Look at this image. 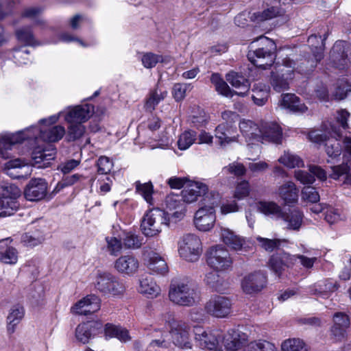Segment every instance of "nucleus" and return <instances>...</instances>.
<instances>
[{"label": "nucleus", "mask_w": 351, "mask_h": 351, "mask_svg": "<svg viewBox=\"0 0 351 351\" xmlns=\"http://www.w3.org/2000/svg\"><path fill=\"white\" fill-rule=\"evenodd\" d=\"M63 112L51 115L47 118L42 119L36 126H31L26 128V132L30 134L29 141H34L35 143L40 141L57 142L62 138L65 134V128L62 125H53L56 123Z\"/></svg>", "instance_id": "nucleus-1"}, {"label": "nucleus", "mask_w": 351, "mask_h": 351, "mask_svg": "<svg viewBox=\"0 0 351 351\" xmlns=\"http://www.w3.org/2000/svg\"><path fill=\"white\" fill-rule=\"evenodd\" d=\"M199 291L189 280L172 282L169 287V298L175 304L192 306L199 302Z\"/></svg>", "instance_id": "nucleus-2"}, {"label": "nucleus", "mask_w": 351, "mask_h": 351, "mask_svg": "<svg viewBox=\"0 0 351 351\" xmlns=\"http://www.w3.org/2000/svg\"><path fill=\"white\" fill-rule=\"evenodd\" d=\"M220 195L215 191H210L204 200L208 205L200 207L194 215L193 223L201 232H208L213 229L216 221L215 207L219 204Z\"/></svg>", "instance_id": "nucleus-3"}, {"label": "nucleus", "mask_w": 351, "mask_h": 351, "mask_svg": "<svg viewBox=\"0 0 351 351\" xmlns=\"http://www.w3.org/2000/svg\"><path fill=\"white\" fill-rule=\"evenodd\" d=\"M256 41H259L262 47L249 50L247 58L256 66L266 69L274 63L276 44L271 39L262 36L254 40L252 45Z\"/></svg>", "instance_id": "nucleus-4"}, {"label": "nucleus", "mask_w": 351, "mask_h": 351, "mask_svg": "<svg viewBox=\"0 0 351 351\" xmlns=\"http://www.w3.org/2000/svg\"><path fill=\"white\" fill-rule=\"evenodd\" d=\"M326 134H323L320 130H313L308 134V138L311 141L316 143L325 142V150L329 159L328 162L339 158L342 154V146L337 139L339 136V131L336 127L330 125V128H326Z\"/></svg>", "instance_id": "nucleus-5"}, {"label": "nucleus", "mask_w": 351, "mask_h": 351, "mask_svg": "<svg viewBox=\"0 0 351 351\" xmlns=\"http://www.w3.org/2000/svg\"><path fill=\"white\" fill-rule=\"evenodd\" d=\"M95 289L101 295L120 298L125 293V287L119 278L109 271H99L93 282Z\"/></svg>", "instance_id": "nucleus-6"}, {"label": "nucleus", "mask_w": 351, "mask_h": 351, "mask_svg": "<svg viewBox=\"0 0 351 351\" xmlns=\"http://www.w3.org/2000/svg\"><path fill=\"white\" fill-rule=\"evenodd\" d=\"M295 64L290 59H285L283 65L276 72H272L271 76V84L276 92H282L288 90L289 81L293 78V71L299 73H307L309 69H303L301 66H295Z\"/></svg>", "instance_id": "nucleus-7"}, {"label": "nucleus", "mask_w": 351, "mask_h": 351, "mask_svg": "<svg viewBox=\"0 0 351 351\" xmlns=\"http://www.w3.org/2000/svg\"><path fill=\"white\" fill-rule=\"evenodd\" d=\"M164 212L159 208H153L146 212L142 218L141 228L146 237H153L158 235L165 226H168Z\"/></svg>", "instance_id": "nucleus-8"}, {"label": "nucleus", "mask_w": 351, "mask_h": 351, "mask_svg": "<svg viewBox=\"0 0 351 351\" xmlns=\"http://www.w3.org/2000/svg\"><path fill=\"white\" fill-rule=\"evenodd\" d=\"M202 250L201 239L195 234L184 235L178 243V254L182 259L187 262L198 261Z\"/></svg>", "instance_id": "nucleus-9"}, {"label": "nucleus", "mask_w": 351, "mask_h": 351, "mask_svg": "<svg viewBox=\"0 0 351 351\" xmlns=\"http://www.w3.org/2000/svg\"><path fill=\"white\" fill-rule=\"evenodd\" d=\"M206 263L215 271L223 272L232 269L233 261L229 251L217 245L206 252Z\"/></svg>", "instance_id": "nucleus-10"}, {"label": "nucleus", "mask_w": 351, "mask_h": 351, "mask_svg": "<svg viewBox=\"0 0 351 351\" xmlns=\"http://www.w3.org/2000/svg\"><path fill=\"white\" fill-rule=\"evenodd\" d=\"M221 117L225 122L216 128L215 134L219 144L221 146H226L232 142L238 141L239 136L236 134L235 128L232 127V123L238 119L239 115L232 111H224L221 114Z\"/></svg>", "instance_id": "nucleus-11"}, {"label": "nucleus", "mask_w": 351, "mask_h": 351, "mask_svg": "<svg viewBox=\"0 0 351 351\" xmlns=\"http://www.w3.org/2000/svg\"><path fill=\"white\" fill-rule=\"evenodd\" d=\"M232 300L226 296L215 295L205 304V311L210 315L217 318H226L232 313Z\"/></svg>", "instance_id": "nucleus-12"}, {"label": "nucleus", "mask_w": 351, "mask_h": 351, "mask_svg": "<svg viewBox=\"0 0 351 351\" xmlns=\"http://www.w3.org/2000/svg\"><path fill=\"white\" fill-rule=\"evenodd\" d=\"M193 332L197 345L210 350L217 348L221 337L219 330H206L199 326H194Z\"/></svg>", "instance_id": "nucleus-13"}, {"label": "nucleus", "mask_w": 351, "mask_h": 351, "mask_svg": "<svg viewBox=\"0 0 351 351\" xmlns=\"http://www.w3.org/2000/svg\"><path fill=\"white\" fill-rule=\"evenodd\" d=\"M170 334L173 343L180 348H191L189 337V326L181 321L171 323Z\"/></svg>", "instance_id": "nucleus-14"}, {"label": "nucleus", "mask_w": 351, "mask_h": 351, "mask_svg": "<svg viewBox=\"0 0 351 351\" xmlns=\"http://www.w3.org/2000/svg\"><path fill=\"white\" fill-rule=\"evenodd\" d=\"M66 123H84L92 116L94 107L90 104H83L75 107H68L62 110Z\"/></svg>", "instance_id": "nucleus-15"}, {"label": "nucleus", "mask_w": 351, "mask_h": 351, "mask_svg": "<svg viewBox=\"0 0 351 351\" xmlns=\"http://www.w3.org/2000/svg\"><path fill=\"white\" fill-rule=\"evenodd\" d=\"M267 284V276L261 271L250 273L243 277L241 286L246 294H254L261 291Z\"/></svg>", "instance_id": "nucleus-16"}, {"label": "nucleus", "mask_w": 351, "mask_h": 351, "mask_svg": "<svg viewBox=\"0 0 351 351\" xmlns=\"http://www.w3.org/2000/svg\"><path fill=\"white\" fill-rule=\"evenodd\" d=\"M140 262L132 254H125L119 256L114 263V269L123 276H134L138 271Z\"/></svg>", "instance_id": "nucleus-17"}, {"label": "nucleus", "mask_w": 351, "mask_h": 351, "mask_svg": "<svg viewBox=\"0 0 351 351\" xmlns=\"http://www.w3.org/2000/svg\"><path fill=\"white\" fill-rule=\"evenodd\" d=\"M29 138L30 134L26 132V129L4 135L0 139V154L5 158H8V152L12 150L14 145L23 143L25 140L29 141Z\"/></svg>", "instance_id": "nucleus-18"}, {"label": "nucleus", "mask_w": 351, "mask_h": 351, "mask_svg": "<svg viewBox=\"0 0 351 351\" xmlns=\"http://www.w3.org/2000/svg\"><path fill=\"white\" fill-rule=\"evenodd\" d=\"M101 308V299L96 295L91 294L82 298L71 307V311L74 314L89 315L98 311Z\"/></svg>", "instance_id": "nucleus-19"}, {"label": "nucleus", "mask_w": 351, "mask_h": 351, "mask_svg": "<svg viewBox=\"0 0 351 351\" xmlns=\"http://www.w3.org/2000/svg\"><path fill=\"white\" fill-rule=\"evenodd\" d=\"M282 140V130L274 121H261V143L270 142L280 144Z\"/></svg>", "instance_id": "nucleus-20"}, {"label": "nucleus", "mask_w": 351, "mask_h": 351, "mask_svg": "<svg viewBox=\"0 0 351 351\" xmlns=\"http://www.w3.org/2000/svg\"><path fill=\"white\" fill-rule=\"evenodd\" d=\"M101 330V324L95 322H87L80 324L75 328L76 340L82 344L89 343Z\"/></svg>", "instance_id": "nucleus-21"}, {"label": "nucleus", "mask_w": 351, "mask_h": 351, "mask_svg": "<svg viewBox=\"0 0 351 351\" xmlns=\"http://www.w3.org/2000/svg\"><path fill=\"white\" fill-rule=\"evenodd\" d=\"M47 183L44 179L33 178L26 186L25 197L29 201L41 200L47 195Z\"/></svg>", "instance_id": "nucleus-22"}, {"label": "nucleus", "mask_w": 351, "mask_h": 351, "mask_svg": "<svg viewBox=\"0 0 351 351\" xmlns=\"http://www.w3.org/2000/svg\"><path fill=\"white\" fill-rule=\"evenodd\" d=\"M210 192L206 184L201 182H189L182 191V197L186 203H193L197 200L200 196L204 197Z\"/></svg>", "instance_id": "nucleus-23"}, {"label": "nucleus", "mask_w": 351, "mask_h": 351, "mask_svg": "<svg viewBox=\"0 0 351 351\" xmlns=\"http://www.w3.org/2000/svg\"><path fill=\"white\" fill-rule=\"evenodd\" d=\"M56 149L52 145L47 147H34L32 152L33 165L38 168H46L56 157Z\"/></svg>", "instance_id": "nucleus-24"}, {"label": "nucleus", "mask_w": 351, "mask_h": 351, "mask_svg": "<svg viewBox=\"0 0 351 351\" xmlns=\"http://www.w3.org/2000/svg\"><path fill=\"white\" fill-rule=\"evenodd\" d=\"M296 262V256L282 252L273 254L269 258L268 265L275 274L280 276L286 267L293 266Z\"/></svg>", "instance_id": "nucleus-25"}, {"label": "nucleus", "mask_w": 351, "mask_h": 351, "mask_svg": "<svg viewBox=\"0 0 351 351\" xmlns=\"http://www.w3.org/2000/svg\"><path fill=\"white\" fill-rule=\"evenodd\" d=\"M12 196L3 195L0 197V217H5L13 215L19 208L17 198L21 196V191L16 186H10Z\"/></svg>", "instance_id": "nucleus-26"}, {"label": "nucleus", "mask_w": 351, "mask_h": 351, "mask_svg": "<svg viewBox=\"0 0 351 351\" xmlns=\"http://www.w3.org/2000/svg\"><path fill=\"white\" fill-rule=\"evenodd\" d=\"M239 128L247 143L249 144L261 143V121L256 123L252 120L243 119L239 121Z\"/></svg>", "instance_id": "nucleus-27"}, {"label": "nucleus", "mask_w": 351, "mask_h": 351, "mask_svg": "<svg viewBox=\"0 0 351 351\" xmlns=\"http://www.w3.org/2000/svg\"><path fill=\"white\" fill-rule=\"evenodd\" d=\"M219 235L221 241L230 249L237 252L245 250L246 239L237 234L230 229L220 227Z\"/></svg>", "instance_id": "nucleus-28"}, {"label": "nucleus", "mask_w": 351, "mask_h": 351, "mask_svg": "<svg viewBox=\"0 0 351 351\" xmlns=\"http://www.w3.org/2000/svg\"><path fill=\"white\" fill-rule=\"evenodd\" d=\"M3 171L10 177L17 179L27 178L31 174L29 167L19 158L8 161Z\"/></svg>", "instance_id": "nucleus-29"}, {"label": "nucleus", "mask_w": 351, "mask_h": 351, "mask_svg": "<svg viewBox=\"0 0 351 351\" xmlns=\"http://www.w3.org/2000/svg\"><path fill=\"white\" fill-rule=\"evenodd\" d=\"M308 170L309 172L302 170L295 171V178L302 184H311L315 182V176L322 181L327 178L326 171L320 167L310 166Z\"/></svg>", "instance_id": "nucleus-30"}, {"label": "nucleus", "mask_w": 351, "mask_h": 351, "mask_svg": "<svg viewBox=\"0 0 351 351\" xmlns=\"http://www.w3.org/2000/svg\"><path fill=\"white\" fill-rule=\"evenodd\" d=\"M276 194L287 206L296 204L298 201V189L291 181L285 182L280 185L278 188Z\"/></svg>", "instance_id": "nucleus-31"}, {"label": "nucleus", "mask_w": 351, "mask_h": 351, "mask_svg": "<svg viewBox=\"0 0 351 351\" xmlns=\"http://www.w3.org/2000/svg\"><path fill=\"white\" fill-rule=\"evenodd\" d=\"M145 265L153 274H165L168 271L165 259L155 252H150L147 254L145 258Z\"/></svg>", "instance_id": "nucleus-32"}, {"label": "nucleus", "mask_w": 351, "mask_h": 351, "mask_svg": "<svg viewBox=\"0 0 351 351\" xmlns=\"http://www.w3.org/2000/svg\"><path fill=\"white\" fill-rule=\"evenodd\" d=\"M25 315V309L20 304L13 305L9 310L6 318L7 331L9 334L14 332L17 325L21 322Z\"/></svg>", "instance_id": "nucleus-33"}, {"label": "nucleus", "mask_w": 351, "mask_h": 351, "mask_svg": "<svg viewBox=\"0 0 351 351\" xmlns=\"http://www.w3.org/2000/svg\"><path fill=\"white\" fill-rule=\"evenodd\" d=\"M257 210L274 219L283 217V210L280 205L273 201H260L256 203Z\"/></svg>", "instance_id": "nucleus-34"}, {"label": "nucleus", "mask_w": 351, "mask_h": 351, "mask_svg": "<svg viewBox=\"0 0 351 351\" xmlns=\"http://www.w3.org/2000/svg\"><path fill=\"white\" fill-rule=\"evenodd\" d=\"M226 79L233 87L241 89L240 91L234 92L236 95L243 97L250 90L249 81L238 73L230 71L226 74Z\"/></svg>", "instance_id": "nucleus-35"}, {"label": "nucleus", "mask_w": 351, "mask_h": 351, "mask_svg": "<svg viewBox=\"0 0 351 351\" xmlns=\"http://www.w3.org/2000/svg\"><path fill=\"white\" fill-rule=\"evenodd\" d=\"M303 218V213L298 208H294L289 210V213L283 211V217L280 219L286 223L287 229L298 231L302 225Z\"/></svg>", "instance_id": "nucleus-36"}, {"label": "nucleus", "mask_w": 351, "mask_h": 351, "mask_svg": "<svg viewBox=\"0 0 351 351\" xmlns=\"http://www.w3.org/2000/svg\"><path fill=\"white\" fill-rule=\"evenodd\" d=\"M330 58L335 67L343 69L349 63L348 55L343 49V43L336 42L330 51Z\"/></svg>", "instance_id": "nucleus-37"}, {"label": "nucleus", "mask_w": 351, "mask_h": 351, "mask_svg": "<svg viewBox=\"0 0 351 351\" xmlns=\"http://www.w3.org/2000/svg\"><path fill=\"white\" fill-rule=\"evenodd\" d=\"M138 291L140 293L147 298H156L160 293V287L156 283L152 278L149 276L142 277L139 280Z\"/></svg>", "instance_id": "nucleus-38"}, {"label": "nucleus", "mask_w": 351, "mask_h": 351, "mask_svg": "<svg viewBox=\"0 0 351 351\" xmlns=\"http://www.w3.org/2000/svg\"><path fill=\"white\" fill-rule=\"evenodd\" d=\"M246 340V336L239 330H232L225 336L223 346L227 350H237Z\"/></svg>", "instance_id": "nucleus-39"}, {"label": "nucleus", "mask_w": 351, "mask_h": 351, "mask_svg": "<svg viewBox=\"0 0 351 351\" xmlns=\"http://www.w3.org/2000/svg\"><path fill=\"white\" fill-rule=\"evenodd\" d=\"M9 238L0 241V261L5 263L14 265L18 261V252L12 246L8 245Z\"/></svg>", "instance_id": "nucleus-40"}, {"label": "nucleus", "mask_w": 351, "mask_h": 351, "mask_svg": "<svg viewBox=\"0 0 351 351\" xmlns=\"http://www.w3.org/2000/svg\"><path fill=\"white\" fill-rule=\"evenodd\" d=\"M308 44L315 48V51L313 50V56L315 60H311V62L308 61V63L310 65V68H306L309 69V71L315 68L319 61H320L323 58V47H324V40L322 39L321 36H317L316 35H311L308 38Z\"/></svg>", "instance_id": "nucleus-41"}, {"label": "nucleus", "mask_w": 351, "mask_h": 351, "mask_svg": "<svg viewBox=\"0 0 351 351\" xmlns=\"http://www.w3.org/2000/svg\"><path fill=\"white\" fill-rule=\"evenodd\" d=\"M167 96V91L158 85L150 90L145 103V108L147 111L152 112L157 105Z\"/></svg>", "instance_id": "nucleus-42"}, {"label": "nucleus", "mask_w": 351, "mask_h": 351, "mask_svg": "<svg viewBox=\"0 0 351 351\" xmlns=\"http://www.w3.org/2000/svg\"><path fill=\"white\" fill-rule=\"evenodd\" d=\"M280 104L285 108L295 112H304L307 110V107L294 94L282 95Z\"/></svg>", "instance_id": "nucleus-43"}, {"label": "nucleus", "mask_w": 351, "mask_h": 351, "mask_svg": "<svg viewBox=\"0 0 351 351\" xmlns=\"http://www.w3.org/2000/svg\"><path fill=\"white\" fill-rule=\"evenodd\" d=\"M284 13V10L280 6H270L262 12L254 13L252 19L257 22H261L281 16Z\"/></svg>", "instance_id": "nucleus-44"}, {"label": "nucleus", "mask_w": 351, "mask_h": 351, "mask_svg": "<svg viewBox=\"0 0 351 351\" xmlns=\"http://www.w3.org/2000/svg\"><path fill=\"white\" fill-rule=\"evenodd\" d=\"M269 90L265 84L258 83L254 86L252 98L256 105L262 106L265 104L269 97Z\"/></svg>", "instance_id": "nucleus-45"}, {"label": "nucleus", "mask_w": 351, "mask_h": 351, "mask_svg": "<svg viewBox=\"0 0 351 351\" xmlns=\"http://www.w3.org/2000/svg\"><path fill=\"white\" fill-rule=\"evenodd\" d=\"M136 192L141 195L143 198L150 205L154 204L152 197L154 193V186L151 182L141 183L136 181L134 183Z\"/></svg>", "instance_id": "nucleus-46"}, {"label": "nucleus", "mask_w": 351, "mask_h": 351, "mask_svg": "<svg viewBox=\"0 0 351 351\" xmlns=\"http://www.w3.org/2000/svg\"><path fill=\"white\" fill-rule=\"evenodd\" d=\"M278 161L285 167L290 169L304 166V162L302 159L289 151H285L283 154L278 158Z\"/></svg>", "instance_id": "nucleus-47"}, {"label": "nucleus", "mask_w": 351, "mask_h": 351, "mask_svg": "<svg viewBox=\"0 0 351 351\" xmlns=\"http://www.w3.org/2000/svg\"><path fill=\"white\" fill-rule=\"evenodd\" d=\"M210 81L219 94L227 97L233 96V91L218 73H213L211 75Z\"/></svg>", "instance_id": "nucleus-48"}, {"label": "nucleus", "mask_w": 351, "mask_h": 351, "mask_svg": "<svg viewBox=\"0 0 351 351\" xmlns=\"http://www.w3.org/2000/svg\"><path fill=\"white\" fill-rule=\"evenodd\" d=\"M244 351H278L276 345L263 339L253 341L245 346Z\"/></svg>", "instance_id": "nucleus-49"}, {"label": "nucleus", "mask_w": 351, "mask_h": 351, "mask_svg": "<svg viewBox=\"0 0 351 351\" xmlns=\"http://www.w3.org/2000/svg\"><path fill=\"white\" fill-rule=\"evenodd\" d=\"M197 140V132L189 130L183 132L178 137V147L180 150L188 149Z\"/></svg>", "instance_id": "nucleus-50"}, {"label": "nucleus", "mask_w": 351, "mask_h": 351, "mask_svg": "<svg viewBox=\"0 0 351 351\" xmlns=\"http://www.w3.org/2000/svg\"><path fill=\"white\" fill-rule=\"evenodd\" d=\"M282 351H308L306 343L301 339L292 338L282 341L281 344Z\"/></svg>", "instance_id": "nucleus-51"}, {"label": "nucleus", "mask_w": 351, "mask_h": 351, "mask_svg": "<svg viewBox=\"0 0 351 351\" xmlns=\"http://www.w3.org/2000/svg\"><path fill=\"white\" fill-rule=\"evenodd\" d=\"M140 59L142 64L146 69L154 68L158 62H162L164 61L162 56L152 52L141 53Z\"/></svg>", "instance_id": "nucleus-52"}, {"label": "nucleus", "mask_w": 351, "mask_h": 351, "mask_svg": "<svg viewBox=\"0 0 351 351\" xmlns=\"http://www.w3.org/2000/svg\"><path fill=\"white\" fill-rule=\"evenodd\" d=\"M121 240L123 247L125 249H138L142 244L139 237L130 232H123Z\"/></svg>", "instance_id": "nucleus-53"}, {"label": "nucleus", "mask_w": 351, "mask_h": 351, "mask_svg": "<svg viewBox=\"0 0 351 351\" xmlns=\"http://www.w3.org/2000/svg\"><path fill=\"white\" fill-rule=\"evenodd\" d=\"M16 34L18 40L27 45L37 46L40 45L35 40L32 32L29 28H21L16 31Z\"/></svg>", "instance_id": "nucleus-54"}, {"label": "nucleus", "mask_w": 351, "mask_h": 351, "mask_svg": "<svg viewBox=\"0 0 351 351\" xmlns=\"http://www.w3.org/2000/svg\"><path fill=\"white\" fill-rule=\"evenodd\" d=\"M40 10L36 8H29L25 10L23 12V16L29 18L32 20L34 25L40 27V29H44L47 27V24L40 17Z\"/></svg>", "instance_id": "nucleus-55"}, {"label": "nucleus", "mask_w": 351, "mask_h": 351, "mask_svg": "<svg viewBox=\"0 0 351 351\" xmlns=\"http://www.w3.org/2000/svg\"><path fill=\"white\" fill-rule=\"evenodd\" d=\"M106 250L112 256H117L123 248V244L121 239L116 237H106Z\"/></svg>", "instance_id": "nucleus-56"}, {"label": "nucleus", "mask_w": 351, "mask_h": 351, "mask_svg": "<svg viewBox=\"0 0 351 351\" xmlns=\"http://www.w3.org/2000/svg\"><path fill=\"white\" fill-rule=\"evenodd\" d=\"M350 168L351 165L350 162L344 161L343 159V162L341 165L331 167L332 173L330 177L334 180H338L341 176L344 175L346 177L350 171Z\"/></svg>", "instance_id": "nucleus-57"}, {"label": "nucleus", "mask_w": 351, "mask_h": 351, "mask_svg": "<svg viewBox=\"0 0 351 351\" xmlns=\"http://www.w3.org/2000/svg\"><path fill=\"white\" fill-rule=\"evenodd\" d=\"M245 172L246 169L245 166L242 163L237 162H233L228 166L224 167L221 171L223 175L231 174L235 176H242Z\"/></svg>", "instance_id": "nucleus-58"}, {"label": "nucleus", "mask_w": 351, "mask_h": 351, "mask_svg": "<svg viewBox=\"0 0 351 351\" xmlns=\"http://www.w3.org/2000/svg\"><path fill=\"white\" fill-rule=\"evenodd\" d=\"M182 204L183 202L178 195H170L167 196L165 199V208L164 210H162L165 213L166 219H169V217L171 215V211H173L172 209Z\"/></svg>", "instance_id": "nucleus-59"}, {"label": "nucleus", "mask_w": 351, "mask_h": 351, "mask_svg": "<svg viewBox=\"0 0 351 351\" xmlns=\"http://www.w3.org/2000/svg\"><path fill=\"white\" fill-rule=\"evenodd\" d=\"M67 136L69 140L75 141L82 136L85 132V128L81 123H68Z\"/></svg>", "instance_id": "nucleus-60"}, {"label": "nucleus", "mask_w": 351, "mask_h": 351, "mask_svg": "<svg viewBox=\"0 0 351 351\" xmlns=\"http://www.w3.org/2000/svg\"><path fill=\"white\" fill-rule=\"evenodd\" d=\"M302 199L311 203H317L320 197L316 189L313 186H304L301 191Z\"/></svg>", "instance_id": "nucleus-61"}, {"label": "nucleus", "mask_w": 351, "mask_h": 351, "mask_svg": "<svg viewBox=\"0 0 351 351\" xmlns=\"http://www.w3.org/2000/svg\"><path fill=\"white\" fill-rule=\"evenodd\" d=\"M326 209L325 219L328 223L333 224L343 219L344 215L340 210L331 206L326 207Z\"/></svg>", "instance_id": "nucleus-62"}, {"label": "nucleus", "mask_w": 351, "mask_h": 351, "mask_svg": "<svg viewBox=\"0 0 351 351\" xmlns=\"http://www.w3.org/2000/svg\"><path fill=\"white\" fill-rule=\"evenodd\" d=\"M86 180H88V181L90 182V184L92 185L95 178H89L88 176H86L83 174L75 173L73 175L67 176L64 180V183L62 184V187L64 186H71L77 182L84 184Z\"/></svg>", "instance_id": "nucleus-63"}, {"label": "nucleus", "mask_w": 351, "mask_h": 351, "mask_svg": "<svg viewBox=\"0 0 351 351\" xmlns=\"http://www.w3.org/2000/svg\"><path fill=\"white\" fill-rule=\"evenodd\" d=\"M97 170L101 174L109 173L113 167L112 161L106 156H101L97 160Z\"/></svg>", "instance_id": "nucleus-64"}]
</instances>
